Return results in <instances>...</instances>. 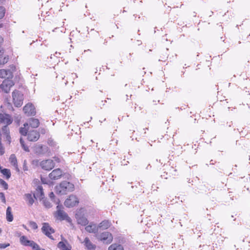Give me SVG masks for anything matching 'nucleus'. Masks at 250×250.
I'll use <instances>...</instances> for the list:
<instances>
[{
    "label": "nucleus",
    "mask_w": 250,
    "mask_h": 250,
    "mask_svg": "<svg viewBox=\"0 0 250 250\" xmlns=\"http://www.w3.org/2000/svg\"><path fill=\"white\" fill-rule=\"evenodd\" d=\"M74 189V185L67 181L62 182L55 188L56 192L61 195L66 194L68 192L73 191Z\"/></svg>",
    "instance_id": "obj_1"
},
{
    "label": "nucleus",
    "mask_w": 250,
    "mask_h": 250,
    "mask_svg": "<svg viewBox=\"0 0 250 250\" xmlns=\"http://www.w3.org/2000/svg\"><path fill=\"white\" fill-rule=\"evenodd\" d=\"M60 201L58 200L56 202V204H58L57 206V211L54 213L55 218L59 220L62 221L66 220L68 223L71 222V219L68 216L67 214L64 211L62 208V205H60Z\"/></svg>",
    "instance_id": "obj_2"
},
{
    "label": "nucleus",
    "mask_w": 250,
    "mask_h": 250,
    "mask_svg": "<svg viewBox=\"0 0 250 250\" xmlns=\"http://www.w3.org/2000/svg\"><path fill=\"white\" fill-rule=\"evenodd\" d=\"M13 100L14 105L17 107L21 106L23 103V94L19 91L15 90L12 92Z\"/></svg>",
    "instance_id": "obj_3"
},
{
    "label": "nucleus",
    "mask_w": 250,
    "mask_h": 250,
    "mask_svg": "<svg viewBox=\"0 0 250 250\" xmlns=\"http://www.w3.org/2000/svg\"><path fill=\"white\" fill-rule=\"evenodd\" d=\"M42 231L43 234L52 240H54V238L51 235L55 232V230L53 229L48 223H42Z\"/></svg>",
    "instance_id": "obj_4"
},
{
    "label": "nucleus",
    "mask_w": 250,
    "mask_h": 250,
    "mask_svg": "<svg viewBox=\"0 0 250 250\" xmlns=\"http://www.w3.org/2000/svg\"><path fill=\"white\" fill-rule=\"evenodd\" d=\"M83 209H80L76 214V218L78 224L85 226L88 224V221L86 217L84 216L83 213Z\"/></svg>",
    "instance_id": "obj_5"
},
{
    "label": "nucleus",
    "mask_w": 250,
    "mask_h": 250,
    "mask_svg": "<svg viewBox=\"0 0 250 250\" xmlns=\"http://www.w3.org/2000/svg\"><path fill=\"white\" fill-rule=\"evenodd\" d=\"M79 200L77 196L71 195L64 202V205L67 208L73 207L79 203Z\"/></svg>",
    "instance_id": "obj_6"
},
{
    "label": "nucleus",
    "mask_w": 250,
    "mask_h": 250,
    "mask_svg": "<svg viewBox=\"0 0 250 250\" xmlns=\"http://www.w3.org/2000/svg\"><path fill=\"white\" fill-rule=\"evenodd\" d=\"M13 85L14 83L11 79H6L2 82L0 87L4 92L8 93Z\"/></svg>",
    "instance_id": "obj_7"
},
{
    "label": "nucleus",
    "mask_w": 250,
    "mask_h": 250,
    "mask_svg": "<svg viewBox=\"0 0 250 250\" xmlns=\"http://www.w3.org/2000/svg\"><path fill=\"white\" fill-rule=\"evenodd\" d=\"M97 237L98 239L106 244L110 243L113 240L112 234L108 232H104Z\"/></svg>",
    "instance_id": "obj_8"
},
{
    "label": "nucleus",
    "mask_w": 250,
    "mask_h": 250,
    "mask_svg": "<svg viewBox=\"0 0 250 250\" xmlns=\"http://www.w3.org/2000/svg\"><path fill=\"white\" fill-rule=\"evenodd\" d=\"M62 241L57 244V247L60 250H71L72 247L67 240L61 236Z\"/></svg>",
    "instance_id": "obj_9"
},
{
    "label": "nucleus",
    "mask_w": 250,
    "mask_h": 250,
    "mask_svg": "<svg viewBox=\"0 0 250 250\" xmlns=\"http://www.w3.org/2000/svg\"><path fill=\"white\" fill-rule=\"evenodd\" d=\"M40 165L45 170H50L54 167L53 161L50 159L42 161L40 162Z\"/></svg>",
    "instance_id": "obj_10"
},
{
    "label": "nucleus",
    "mask_w": 250,
    "mask_h": 250,
    "mask_svg": "<svg viewBox=\"0 0 250 250\" xmlns=\"http://www.w3.org/2000/svg\"><path fill=\"white\" fill-rule=\"evenodd\" d=\"M24 113L27 116H34L36 114L35 108L32 104H26L23 108Z\"/></svg>",
    "instance_id": "obj_11"
},
{
    "label": "nucleus",
    "mask_w": 250,
    "mask_h": 250,
    "mask_svg": "<svg viewBox=\"0 0 250 250\" xmlns=\"http://www.w3.org/2000/svg\"><path fill=\"white\" fill-rule=\"evenodd\" d=\"M13 118L11 116L6 113H0V123L8 125L13 122Z\"/></svg>",
    "instance_id": "obj_12"
},
{
    "label": "nucleus",
    "mask_w": 250,
    "mask_h": 250,
    "mask_svg": "<svg viewBox=\"0 0 250 250\" xmlns=\"http://www.w3.org/2000/svg\"><path fill=\"white\" fill-rule=\"evenodd\" d=\"M62 175V171L60 168H57L53 170L49 175V177L51 180H58L60 179Z\"/></svg>",
    "instance_id": "obj_13"
},
{
    "label": "nucleus",
    "mask_w": 250,
    "mask_h": 250,
    "mask_svg": "<svg viewBox=\"0 0 250 250\" xmlns=\"http://www.w3.org/2000/svg\"><path fill=\"white\" fill-rule=\"evenodd\" d=\"M28 140L30 141H37L39 137L40 134L35 130L29 131L27 134Z\"/></svg>",
    "instance_id": "obj_14"
},
{
    "label": "nucleus",
    "mask_w": 250,
    "mask_h": 250,
    "mask_svg": "<svg viewBox=\"0 0 250 250\" xmlns=\"http://www.w3.org/2000/svg\"><path fill=\"white\" fill-rule=\"evenodd\" d=\"M20 242L22 245L24 246H29L31 248L35 243L33 241L28 240L27 237L24 235L20 237Z\"/></svg>",
    "instance_id": "obj_15"
},
{
    "label": "nucleus",
    "mask_w": 250,
    "mask_h": 250,
    "mask_svg": "<svg viewBox=\"0 0 250 250\" xmlns=\"http://www.w3.org/2000/svg\"><path fill=\"white\" fill-rule=\"evenodd\" d=\"M2 134L5 137L6 141L7 142L8 144L11 143V137L10 135V130L8 125H6L4 126L2 128Z\"/></svg>",
    "instance_id": "obj_16"
},
{
    "label": "nucleus",
    "mask_w": 250,
    "mask_h": 250,
    "mask_svg": "<svg viewBox=\"0 0 250 250\" xmlns=\"http://www.w3.org/2000/svg\"><path fill=\"white\" fill-rule=\"evenodd\" d=\"M13 77L12 72L10 70L0 69V78L6 79H12Z\"/></svg>",
    "instance_id": "obj_17"
},
{
    "label": "nucleus",
    "mask_w": 250,
    "mask_h": 250,
    "mask_svg": "<svg viewBox=\"0 0 250 250\" xmlns=\"http://www.w3.org/2000/svg\"><path fill=\"white\" fill-rule=\"evenodd\" d=\"M35 198V195L32 196L30 193H26L24 195V200L29 206H32L33 204Z\"/></svg>",
    "instance_id": "obj_18"
},
{
    "label": "nucleus",
    "mask_w": 250,
    "mask_h": 250,
    "mask_svg": "<svg viewBox=\"0 0 250 250\" xmlns=\"http://www.w3.org/2000/svg\"><path fill=\"white\" fill-rule=\"evenodd\" d=\"M83 243L87 249L89 250H94L96 248V246L93 244L87 237L84 239Z\"/></svg>",
    "instance_id": "obj_19"
},
{
    "label": "nucleus",
    "mask_w": 250,
    "mask_h": 250,
    "mask_svg": "<svg viewBox=\"0 0 250 250\" xmlns=\"http://www.w3.org/2000/svg\"><path fill=\"white\" fill-rule=\"evenodd\" d=\"M29 126L32 128H37L40 125V122L38 119L34 118H30L28 121Z\"/></svg>",
    "instance_id": "obj_20"
},
{
    "label": "nucleus",
    "mask_w": 250,
    "mask_h": 250,
    "mask_svg": "<svg viewBox=\"0 0 250 250\" xmlns=\"http://www.w3.org/2000/svg\"><path fill=\"white\" fill-rule=\"evenodd\" d=\"M108 250H124V249L122 245L114 243L108 247Z\"/></svg>",
    "instance_id": "obj_21"
},
{
    "label": "nucleus",
    "mask_w": 250,
    "mask_h": 250,
    "mask_svg": "<svg viewBox=\"0 0 250 250\" xmlns=\"http://www.w3.org/2000/svg\"><path fill=\"white\" fill-rule=\"evenodd\" d=\"M85 230L90 233L95 232L97 230V226L95 224H90L85 228Z\"/></svg>",
    "instance_id": "obj_22"
},
{
    "label": "nucleus",
    "mask_w": 250,
    "mask_h": 250,
    "mask_svg": "<svg viewBox=\"0 0 250 250\" xmlns=\"http://www.w3.org/2000/svg\"><path fill=\"white\" fill-rule=\"evenodd\" d=\"M36 195L37 197L40 199L43 198L44 196V193L43 191V188L42 186H39L37 187Z\"/></svg>",
    "instance_id": "obj_23"
},
{
    "label": "nucleus",
    "mask_w": 250,
    "mask_h": 250,
    "mask_svg": "<svg viewBox=\"0 0 250 250\" xmlns=\"http://www.w3.org/2000/svg\"><path fill=\"white\" fill-rule=\"evenodd\" d=\"M111 225L110 222L108 220H104L102 221L99 225V227L102 229H107L110 227Z\"/></svg>",
    "instance_id": "obj_24"
},
{
    "label": "nucleus",
    "mask_w": 250,
    "mask_h": 250,
    "mask_svg": "<svg viewBox=\"0 0 250 250\" xmlns=\"http://www.w3.org/2000/svg\"><path fill=\"white\" fill-rule=\"evenodd\" d=\"M10 163L16 168H18V163L15 154H11L9 158Z\"/></svg>",
    "instance_id": "obj_25"
},
{
    "label": "nucleus",
    "mask_w": 250,
    "mask_h": 250,
    "mask_svg": "<svg viewBox=\"0 0 250 250\" xmlns=\"http://www.w3.org/2000/svg\"><path fill=\"white\" fill-rule=\"evenodd\" d=\"M6 219L8 222H11L13 220L11 208L10 207H8L6 209Z\"/></svg>",
    "instance_id": "obj_26"
},
{
    "label": "nucleus",
    "mask_w": 250,
    "mask_h": 250,
    "mask_svg": "<svg viewBox=\"0 0 250 250\" xmlns=\"http://www.w3.org/2000/svg\"><path fill=\"white\" fill-rule=\"evenodd\" d=\"M24 127H21L20 128V133L23 136H26L27 134L28 130L29 129V126L28 127V129L26 128V127L28 126V123H25L23 125Z\"/></svg>",
    "instance_id": "obj_27"
},
{
    "label": "nucleus",
    "mask_w": 250,
    "mask_h": 250,
    "mask_svg": "<svg viewBox=\"0 0 250 250\" xmlns=\"http://www.w3.org/2000/svg\"><path fill=\"white\" fill-rule=\"evenodd\" d=\"M1 173L6 177L7 179H9L11 176V172L9 169L7 168L1 169L0 170Z\"/></svg>",
    "instance_id": "obj_28"
},
{
    "label": "nucleus",
    "mask_w": 250,
    "mask_h": 250,
    "mask_svg": "<svg viewBox=\"0 0 250 250\" xmlns=\"http://www.w3.org/2000/svg\"><path fill=\"white\" fill-rule=\"evenodd\" d=\"M8 60V58L4 57L2 55H0V64H4L6 63Z\"/></svg>",
    "instance_id": "obj_29"
},
{
    "label": "nucleus",
    "mask_w": 250,
    "mask_h": 250,
    "mask_svg": "<svg viewBox=\"0 0 250 250\" xmlns=\"http://www.w3.org/2000/svg\"><path fill=\"white\" fill-rule=\"evenodd\" d=\"M30 227L33 229H38V225L37 223L34 221H30L29 223Z\"/></svg>",
    "instance_id": "obj_30"
},
{
    "label": "nucleus",
    "mask_w": 250,
    "mask_h": 250,
    "mask_svg": "<svg viewBox=\"0 0 250 250\" xmlns=\"http://www.w3.org/2000/svg\"><path fill=\"white\" fill-rule=\"evenodd\" d=\"M5 9L3 6H0V19H2L5 15Z\"/></svg>",
    "instance_id": "obj_31"
},
{
    "label": "nucleus",
    "mask_w": 250,
    "mask_h": 250,
    "mask_svg": "<svg viewBox=\"0 0 250 250\" xmlns=\"http://www.w3.org/2000/svg\"><path fill=\"white\" fill-rule=\"evenodd\" d=\"M43 203L44 206L46 208H50L51 207V203L47 200H44L43 201Z\"/></svg>",
    "instance_id": "obj_32"
},
{
    "label": "nucleus",
    "mask_w": 250,
    "mask_h": 250,
    "mask_svg": "<svg viewBox=\"0 0 250 250\" xmlns=\"http://www.w3.org/2000/svg\"><path fill=\"white\" fill-rule=\"evenodd\" d=\"M32 248L34 250H45L44 249H42L38 244H37L36 243H35L33 246L32 247Z\"/></svg>",
    "instance_id": "obj_33"
},
{
    "label": "nucleus",
    "mask_w": 250,
    "mask_h": 250,
    "mask_svg": "<svg viewBox=\"0 0 250 250\" xmlns=\"http://www.w3.org/2000/svg\"><path fill=\"white\" fill-rule=\"evenodd\" d=\"M9 246L10 244L8 243L4 244L0 243V249L2 250L5 249L6 248L9 247Z\"/></svg>",
    "instance_id": "obj_34"
},
{
    "label": "nucleus",
    "mask_w": 250,
    "mask_h": 250,
    "mask_svg": "<svg viewBox=\"0 0 250 250\" xmlns=\"http://www.w3.org/2000/svg\"><path fill=\"white\" fill-rule=\"evenodd\" d=\"M0 198L3 203H6V199L4 194L3 192H0Z\"/></svg>",
    "instance_id": "obj_35"
},
{
    "label": "nucleus",
    "mask_w": 250,
    "mask_h": 250,
    "mask_svg": "<svg viewBox=\"0 0 250 250\" xmlns=\"http://www.w3.org/2000/svg\"><path fill=\"white\" fill-rule=\"evenodd\" d=\"M49 197L50 198V199H51L53 201H54V202H55L56 203V202L58 201V200H59V199H57L56 201V200H55V199H54V198H55V195H54V193H53V192H51V193L49 194Z\"/></svg>",
    "instance_id": "obj_36"
},
{
    "label": "nucleus",
    "mask_w": 250,
    "mask_h": 250,
    "mask_svg": "<svg viewBox=\"0 0 250 250\" xmlns=\"http://www.w3.org/2000/svg\"><path fill=\"white\" fill-rule=\"evenodd\" d=\"M4 153V149L2 146H0V155H2Z\"/></svg>",
    "instance_id": "obj_37"
},
{
    "label": "nucleus",
    "mask_w": 250,
    "mask_h": 250,
    "mask_svg": "<svg viewBox=\"0 0 250 250\" xmlns=\"http://www.w3.org/2000/svg\"><path fill=\"white\" fill-rule=\"evenodd\" d=\"M1 186L5 190L7 189L8 188V185L5 181L1 185Z\"/></svg>",
    "instance_id": "obj_38"
},
{
    "label": "nucleus",
    "mask_w": 250,
    "mask_h": 250,
    "mask_svg": "<svg viewBox=\"0 0 250 250\" xmlns=\"http://www.w3.org/2000/svg\"><path fill=\"white\" fill-rule=\"evenodd\" d=\"M22 146V147L23 148V149L26 152H29V148L28 147L26 146L25 145V144L24 145H23Z\"/></svg>",
    "instance_id": "obj_39"
},
{
    "label": "nucleus",
    "mask_w": 250,
    "mask_h": 250,
    "mask_svg": "<svg viewBox=\"0 0 250 250\" xmlns=\"http://www.w3.org/2000/svg\"><path fill=\"white\" fill-rule=\"evenodd\" d=\"M54 160L55 162L57 163H60L61 162V159L58 157H54Z\"/></svg>",
    "instance_id": "obj_40"
},
{
    "label": "nucleus",
    "mask_w": 250,
    "mask_h": 250,
    "mask_svg": "<svg viewBox=\"0 0 250 250\" xmlns=\"http://www.w3.org/2000/svg\"><path fill=\"white\" fill-rule=\"evenodd\" d=\"M20 143L21 146L24 144V142L21 138H20Z\"/></svg>",
    "instance_id": "obj_41"
},
{
    "label": "nucleus",
    "mask_w": 250,
    "mask_h": 250,
    "mask_svg": "<svg viewBox=\"0 0 250 250\" xmlns=\"http://www.w3.org/2000/svg\"><path fill=\"white\" fill-rule=\"evenodd\" d=\"M5 181L0 178V184L1 185Z\"/></svg>",
    "instance_id": "obj_42"
},
{
    "label": "nucleus",
    "mask_w": 250,
    "mask_h": 250,
    "mask_svg": "<svg viewBox=\"0 0 250 250\" xmlns=\"http://www.w3.org/2000/svg\"><path fill=\"white\" fill-rule=\"evenodd\" d=\"M5 181L0 178V184L1 185Z\"/></svg>",
    "instance_id": "obj_43"
},
{
    "label": "nucleus",
    "mask_w": 250,
    "mask_h": 250,
    "mask_svg": "<svg viewBox=\"0 0 250 250\" xmlns=\"http://www.w3.org/2000/svg\"><path fill=\"white\" fill-rule=\"evenodd\" d=\"M5 181L0 178V184L1 185Z\"/></svg>",
    "instance_id": "obj_44"
},
{
    "label": "nucleus",
    "mask_w": 250,
    "mask_h": 250,
    "mask_svg": "<svg viewBox=\"0 0 250 250\" xmlns=\"http://www.w3.org/2000/svg\"><path fill=\"white\" fill-rule=\"evenodd\" d=\"M41 180L42 181V182L44 184H47V183L46 182L44 181V178H41Z\"/></svg>",
    "instance_id": "obj_45"
},
{
    "label": "nucleus",
    "mask_w": 250,
    "mask_h": 250,
    "mask_svg": "<svg viewBox=\"0 0 250 250\" xmlns=\"http://www.w3.org/2000/svg\"><path fill=\"white\" fill-rule=\"evenodd\" d=\"M2 42H3V39L1 36H0V44Z\"/></svg>",
    "instance_id": "obj_46"
},
{
    "label": "nucleus",
    "mask_w": 250,
    "mask_h": 250,
    "mask_svg": "<svg viewBox=\"0 0 250 250\" xmlns=\"http://www.w3.org/2000/svg\"><path fill=\"white\" fill-rule=\"evenodd\" d=\"M23 228H24L25 229H27V228H26V226H25V225H23Z\"/></svg>",
    "instance_id": "obj_47"
},
{
    "label": "nucleus",
    "mask_w": 250,
    "mask_h": 250,
    "mask_svg": "<svg viewBox=\"0 0 250 250\" xmlns=\"http://www.w3.org/2000/svg\"><path fill=\"white\" fill-rule=\"evenodd\" d=\"M1 231H2V230H1V229H0V233H1Z\"/></svg>",
    "instance_id": "obj_48"
},
{
    "label": "nucleus",
    "mask_w": 250,
    "mask_h": 250,
    "mask_svg": "<svg viewBox=\"0 0 250 250\" xmlns=\"http://www.w3.org/2000/svg\"><path fill=\"white\" fill-rule=\"evenodd\" d=\"M2 168V167L0 166V170Z\"/></svg>",
    "instance_id": "obj_49"
},
{
    "label": "nucleus",
    "mask_w": 250,
    "mask_h": 250,
    "mask_svg": "<svg viewBox=\"0 0 250 250\" xmlns=\"http://www.w3.org/2000/svg\"><path fill=\"white\" fill-rule=\"evenodd\" d=\"M152 188H155V186H153V185L152 186Z\"/></svg>",
    "instance_id": "obj_50"
},
{
    "label": "nucleus",
    "mask_w": 250,
    "mask_h": 250,
    "mask_svg": "<svg viewBox=\"0 0 250 250\" xmlns=\"http://www.w3.org/2000/svg\"><path fill=\"white\" fill-rule=\"evenodd\" d=\"M152 188H155V186H153V185L152 186Z\"/></svg>",
    "instance_id": "obj_51"
}]
</instances>
